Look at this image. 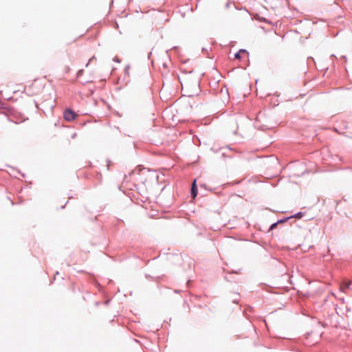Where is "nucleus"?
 I'll use <instances>...</instances> for the list:
<instances>
[{"mask_svg":"<svg viewBox=\"0 0 352 352\" xmlns=\"http://www.w3.org/2000/svg\"><path fill=\"white\" fill-rule=\"evenodd\" d=\"M76 113L71 109H67L63 112V118L67 121H72L75 120Z\"/></svg>","mask_w":352,"mask_h":352,"instance_id":"1","label":"nucleus"},{"mask_svg":"<svg viewBox=\"0 0 352 352\" xmlns=\"http://www.w3.org/2000/svg\"><path fill=\"white\" fill-rule=\"evenodd\" d=\"M351 284H352V280H348L346 282H343L340 285V291L342 292L346 293L347 289H351Z\"/></svg>","mask_w":352,"mask_h":352,"instance_id":"2","label":"nucleus"},{"mask_svg":"<svg viewBox=\"0 0 352 352\" xmlns=\"http://www.w3.org/2000/svg\"><path fill=\"white\" fill-rule=\"evenodd\" d=\"M198 194L197 186L196 184V180L195 179L190 189V195L192 198H195Z\"/></svg>","mask_w":352,"mask_h":352,"instance_id":"3","label":"nucleus"},{"mask_svg":"<svg viewBox=\"0 0 352 352\" xmlns=\"http://www.w3.org/2000/svg\"><path fill=\"white\" fill-rule=\"evenodd\" d=\"M291 218H292V217H284L283 219H280L278 220L277 223L278 224L285 223V222H286L287 220H289Z\"/></svg>","mask_w":352,"mask_h":352,"instance_id":"4","label":"nucleus"},{"mask_svg":"<svg viewBox=\"0 0 352 352\" xmlns=\"http://www.w3.org/2000/svg\"><path fill=\"white\" fill-rule=\"evenodd\" d=\"M304 213L302 212H298L297 213H296L294 215H292V218L294 217V218H296V219H300L301 218L302 216H303Z\"/></svg>","mask_w":352,"mask_h":352,"instance_id":"5","label":"nucleus"},{"mask_svg":"<svg viewBox=\"0 0 352 352\" xmlns=\"http://www.w3.org/2000/svg\"><path fill=\"white\" fill-rule=\"evenodd\" d=\"M278 224V223H277V221H276V222H275V223H273L270 226V230H272L275 229V228L277 227Z\"/></svg>","mask_w":352,"mask_h":352,"instance_id":"6","label":"nucleus"},{"mask_svg":"<svg viewBox=\"0 0 352 352\" xmlns=\"http://www.w3.org/2000/svg\"><path fill=\"white\" fill-rule=\"evenodd\" d=\"M130 69V66L129 65H126L124 68V73L126 75H129V70Z\"/></svg>","mask_w":352,"mask_h":352,"instance_id":"7","label":"nucleus"},{"mask_svg":"<svg viewBox=\"0 0 352 352\" xmlns=\"http://www.w3.org/2000/svg\"><path fill=\"white\" fill-rule=\"evenodd\" d=\"M234 58L236 59H240L241 58V54H240V52H237L236 53H235L234 54Z\"/></svg>","mask_w":352,"mask_h":352,"instance_id":"8","label":"nucleus"},{"mask_svg":"<svg viewBox=\"0 0 352 352\" xmlns=\"http://www.w3.org/2000/svg\"><path fill=\"white\" fill-rule=\"evenodd\" d=\"M83 72H84L83 69L78 70L77 72V77L79 78L80 76H81L82 75Z\"/></svg>","mask_w":352,"mask_h":352,"instance_id":"9","label":"nucleus"},{"mask_svg":"<svg viewBox=\"0 0 352 352\" xmlns=\"http://www.w3.org/2000/svg\"><path fill=\"white\" fill-rule=\"evenodd\" d=\"M96 59V57L94 56H93L89 60V62L86 64V67H87L89 64L90 62H91L93 60H95Z\"/></svg>","mask_w":352,"mask_h":352,"instance_id":"10","label":"nucleus"},{"mask_svg":"<svg viewBox=\"0 0 352 352\" xmlns=\"http://www.w3.org/2000/svg\"><path fill=\"white\" fill-rule=\"evenodd\" d=\"M113 61L116 62V63H120V60L118 57L117 56H115L113 59Z\"/></svg>","mask_w":352,"mask_h":352,"instance_id":"11","label":"nucleus"},{"mask_svg":"<svg viewBox=\"0 0 352 352\" xmlns=\"http://www.w3.org/2000/svg\"><path fill=\"white\" fill-rule=\"evenodd\" d=\"M239 52H240V54L241 53H247V54H248V51L246 50H244V49H241Z\"/></svg>","mask_w":352,"mask_h":352,"instance_id":"12","label":"nucleus"},{"mask_svg":"<svg viewBox=\"0 0 352 352\" xmlns=\"http://www.w3.org/2000/svg\"><path fill=\"white\" fill-rule=\"evenodd\" d=\"M195 85L197 88V89H199V82L198 81H196L195 83Z\"/></svg>","mask_w":352,"mask_h":352,"instance_id":"13","label":"nucleus"},{"mask_svg":"<svg viewBox=\"0 0 352 352\" xmlns=\"http://www.w3.org/2000/svg\"><path fill=\"white\" fill-rule=\"evenodd\" d=\"M151 52H149L148 56V58H150V56H151Z\"/></svg>","mask_w":352,"mask_h":352,"instance_id":"14","label":"nucleus"}]
</instances>
